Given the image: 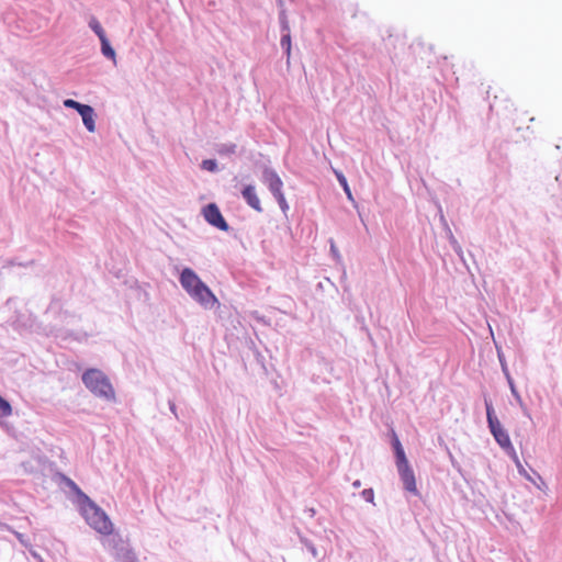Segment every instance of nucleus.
<instances>
[{
  "label": "nucleus",
  "mask_w": 562,
  "mask_h": 562,
  "mask_svg": "<svg viewBox=\"0 0 562 562\" xmlns=\"http://www.w3.org/2000/svg\"><path fill=\"white\" fill-rule=\"evenodd\" d=\"M180 283L188 294L201 305L212 308L218 300L210 288L190 268H184L180 274Z\"/></svg>",
  "instance_id": "1"
},
{
  "label": "nucleus",
  "mask_w": 562,
  "mask_h": 562,
  "mask_svg": "<svg viewBox=\"0 0 562 562\" xmlns=\"http://www.w3.org/2000/svg\"><path fill=\"white\" fill-rule=\"evenodd\" d=\"M80 513L87 524L97 532L109 536L113 532V524L108 515L94 504L87 495L79 501Z\"/></svg>",
  "instance_id": "2"
},
{
  "label": "nucleus",
  "mask_w": 562,
  "mask_h": 562,
  "mask_svg": "<svg viewBox=\"0 0 562 562\" xmlns=\"http://www.w3.org/2000/svg\"><path fill=\"white\" fill-rule=\"evenodd\" d=\"M82 382L95 396L109 402L115 401V391L109 378L101 370L88 369L82 374Z\"/></svg>",
  "instance_id": "3"
},
{
  "label": "nucleus",
  "mask_w": 562,
  "mask_h": 562,
  "mask_svg": "<svg viewBox=\"0 0 562 562\" xmlns=\"http://www.w3.org/2000/svg\"><path fill=\"white\" fill-rule=\"evenodd\" d=\"M486 417L491 432L503 449L513 450V445L507 431L502 427L499 420L494 416V409L491 403H486Z\"/></svg>",
  "instance_id": "4"
},
{
  "label": "nucleus",
  "mask_w": 562,
  "mask_h": 562,
  "mask_svg": "<svg viewBox=\"0 0 562 562\" xmlns=\"http://www.w3.org/2000/svg\"><path fill=\"white\" fill-rule=\"evenodd\" d=\"M203 216L205 221L211 224L212 226L221 229V231H228V224L224 220L220 209L216 204L210 203L203 209Z\"/></svg>",
  "instance_id": "5"
},
{
  "label": "nucleus",
  "mask_w": 562,
  "mask_h": 562,
  "mask_svg": "<svg viewBox=\"0 0 562 562\" xmlns=\"http://www.w3.org/2000/svg\"><path fill=\"white\" fill-rule=\"evenodd\" d=\"M404 488L415 495H418V488L413 469L408 461L396 464Z\"/></svg>",
  "instance_id": "6"
},
{
  "label": "nucleus",
  "mask_w": 562,
  "mask_h": 562,
  "mask_svg": "<svg viewBox=\"0 0 562 562\" xmlns=\"http://www.w3.org/2000/svg\"><path fill=\"white\" fill-rule=\"evenodd\" d=\"M262 181L268 186L273 195L282 192L283 182L276 171L271 169H265Z\"/></svg>",
  "instance_id": "7"
},
{
  "label": "nucleus",
  "mask_w": 562,
  "mask_h": 562,
  "mask_svg": "<svg viewBox=\"0 0 562 562\" xmlns=\"http://www.w3.org/2000/svg\"><path fill=\"white\" fill-rule=\"evenodd\" d=\"M241 194L250 207H252L257 212H262L261 203L256 193V188L254 186H251V184L246 186L244 188Z\"/></svg>",
  "instance_id": "8"
},
{
  "label": "nucleus",
  "mask_w": 562,
  "mask_h": 562,
  "mask_svg": "<svg viewBox=\"0 0 562 562\" xmlns=\"http://www.w3.org/2000/svg\"><path fill=\"white\" fill-rule=\"evenodd\" d=\"M82 117V122L89 132H94V111L90 105H87L82 111L79 112Z\"/></svg>",
  "instance_id": "9"
},
{
  "label": "nucleus",
  "mask_w": 562,
  "mask_h": 562,
  "mask_svg": "<svg viewBox=\"0 0 562 562\" xmlns=\"http://www.w3.org/2000/svg\"><path fill=\"white\" fill-rule=\"evenodd\" d=\"M392 443H393V448H394L395 454H396V464L408 461L405 456L404 449L394 431H393Z\"/></svg>",
  "instance_id": "10"
},
{
  "label": "nucleus",
  "mask_w": 562,
  "mask_h": 562,
  "mask_svg": "<svg viewBox=\"0 0 562 562\" xmlns=\"http://www.w3.org/2000/svg\"><path fill=\"white\" fill-rule=\"evenodd\" d=\"M100 42H101V49H102L103 55L108 58L115 59V52L110 46L108 37L105 36V37L101 38Z\"/></svg>",
  "instance_id": "11"
},
{
  "label": "nucleus",
  "mask_w": 562,
  "mask_h": 562,
  "mask_svg": "<svg viewBox=\"0 0 562 562\" xmlns=\"http://www.w3.org/2000/svg\"><path fill=\"white\" fill-rule=\"evenodd\" d=\"M90 27L93 30V32L98 35L99 40L105 37V32L102 29L101 24L95 18H92L89 22Z\"/></svg>",
  "instance_id": "12"
},
{
  "label": "nucleus",
  "mask_w": 562,
  "mask_h": 562,
  "mask_svg": "<svg viewBox=\"0 0 562 562\" xmlns=\"http://www.w3.org/2000/svg\"><path fill=\"white\" fill-rule=\"evenodd\" d=\"M12 414V407L8 401L0 396V417H9Z\"/></svg>",
  "instance_id": "13"
},
{
  "label": "nucleus",
  "mask_w": 562,
  "mask_h": 562,
  "mask_svg": "<svg viewBox=\"0 0 562 562\" xmlns=\"http://www.w3.org/2000/svg\"><path fill=\"white\" fill-rule=\"evenodd\" d=\"M288 33L284 34L281 38V46L285 49L288 58H290L291 55V35L289 33L288 26H285Z\"/></svg>",
  "instance_id": "14"
},
{
  "label": "nucleus",
  "mask_w": 562,
  "mask_h": 562,
  "mask_svg": "<svg viewBox=\"0 0 562 562\" xmlns=\"http://www.w3.org/2000/svg\"><path fill=\"white\" fill-rule=\"evenodd\" d=\"M336 176H337V179H338L339 183L344 188V191L347 194L348 199L352 200L351 190H350V188L348 186V182H347V179L345 178V176L341 172H337V171H336Z\"/></svg>",
  "instance_id": "15"
},
{
  "label": "nucleus",
  "mask_w": 562,
  "mask_h": 562,
  "mask_svg": "<svg viewBox=\"0 0 562 562\" xmlns=\"http://www.w3.org/2000/svg\"><path fill=\"white\" fill-rule=\"evenodd\" d=\"M64 105H65L66 108L77 110V111H78V113H79L80 111H82V110L87 106V104H81V103H79V102H77V101H75V100H72V99H66V100L64 101Z\"/></svg>",
  "instance_id": "16"
},
{
  "label": "nucleus",
  "mask_w": 562,
  "mask_h": 562,
  "mask_svg": "<svg viewBox=\"0 0 562 562\" xmlns=\"http://www.w3.org/2000/svg\"><path fill=\"white\" fill-rule=\"evenodd\" d=\"M273 196L278 201V204H279L280 209L282 210V212L284 214H286V212L289 210V204H288V202L285 200V196H284L283 192L279 193V194H276Z\"/></svg>",
  "instance_id": "17"
},
{
  "label": "nucleus",
  "mask_w": 562,
  "mask_h": 562,
  "mask_svg": "<svg viewBox=\"0 0 562 562\" xmlns=\"http://www.w3.org/2000/svg\"><path fill=\"white\" fill-rule=\"evenodd\" d=\"M202 168L204 170L214 172L217 169V164L214 159H205L202 161Z\"/></svg>",
  "instance_id": "18"
},
{
  "label": "nucleus",
  "mask_w": 562,
  "mask_h": 562,
  "mask_svg": "<svg viewBox=\"0 0 562 562\" xmlns=\"http://www.w3.org/2000/svg\"><path fill=\"white\" fill-rule=\"evenodd\" d=\"M68 485L74 490L76 491L80 497H82V495H85L83 493H81V491L78 488V486L72 482V481H68ZM81 498H79L80 501Z\"/></svg>",
  "instance_id": "19"
},
{
  "label": "nucleus",
  "mask_w": 562,
  "mask_h": 562,
  "mask_svg": "<svg viewBox=\"0 0 562 562\" xmlns=\"http://www.w3.org/2000/svg\"><path fill=\"white\" fill-rule=\"evenodd\" d=\"M363 495L367 499L371 501L373 498V491L372 490H366L363 491Z\"/></svg>",
  "instance_id": "20"
},
{
  "label": "nucleus",
  "mask_w": 562,
  "mask_h": 562,
  "mask_svg": "<svg viewBox=\"0 0 562 562\" xmlns=\"http://www.w3.org/2000/svg\"><path fill=\"white\" fill-rule=\"evenodd\" d=\"M353 486H355V487H360V482H359V481H356V482L353 483Z\"/></svg>",
  "instance_id": "21"
}]
</instances>
